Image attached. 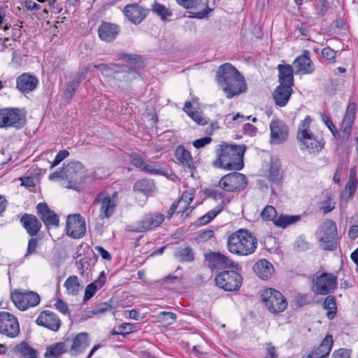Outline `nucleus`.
I'll return each mask as SVG.
<instances>
[{
    "label": "nucleus",
    "instance_id": "nucleus-1",
    "mask_svg": "<svg viewBox=\"0 0 358 358\" xmlns=\"http://www.w3.org/2000/svg\"><path fill=\"white\" fill-rule=\"evenodd\" d=\"M217 82L226 94L227 99H232L247 90L244 77L229 63L219 66L217 71Z\"/></svg>",
    "mask_w": 358,
    "mask_h": 358
},
{
    "label": "nucleus",
    "instance_id": "nucleus-2",
    "mask_svg": "<svg viewBox=\"0 0 358 358\" xmlns=\"http://www.w3.org/2000/svg\"><path fill=\"white\" fill-rule=\"evenodd\" d=\"M245 146L224 143L217 150V159L213 162L217 168L226 170H241L244 166Z\"/></svg>",
    "mask_w": 358,
    "mask_h": 358
},
{
    "label": "nucleus",
    "instance_id": "nucleus-3",
    "mask_svg": "<svg viewBox=\"0 0 358 358\" xmlns=\"http://www.w3.org/2000/svg\"><path fill=\"white\" fill-rule=\"evenodd\" d=\"M357 113V104L354 101H350L341 124L340 131L335 124L325 113H321L320 117L324 124L329 128L334 138L340 143L346 142L351 136L352 127L355 120Z\"/></svg>",
    "mask_w": 358,
    "mask_h": 358
},
{
    "label": "nucleus",
    "instance_id": "nucleus-4",
    "mask_svg": "<svg viewBox=\"0 0 358 358\" xmlns=\"http://www.w3.org/2000/svg\"><path fill=\"white\" fill-rule=\"evenodd\" d=\"M257 248V239L248 229H239L231 234L227 238L228 250L239 256L252 255Z\"/></svg>",
    "mask_w": 358,
    "mask_h": 358
},
{
    "label": "nucleus",
    "instance_id": "nucleus-5",
    "mask_svg": "<svg viewBox=\"0 0 358 358\" xmlns=\"http://www.w3.org/2000/svg\"><path fill=\"white\" fill-rule=\"evenodd\" d=\"M312 118L308 115L298 126L296 138L301 149L310 154L318 153L324 148L325 141L322 137L315 136L310 129Z\"/></svg>",
    "mask_w": 358,
    "mask_h": 358
},
{
    "label": "nucleus",
    "instance_id": "nucleus-6",
    "mask_svg": "<svg viewBox=\"0 0 358 358\" xmlns=\"http://www.w3.org/2000/svg\"><path fill=\"white\" fill-rule=\"evenodd\" d=\"M316 235L324 250H334L337 247V227L331 220H325L318 228Z\"/></svg>",
    "mask_w": 358,
    "mask_h": 358
},
{
    "label": "nucleus",
    "instance_id": "nucleus-7",
    "mask_svg": "<svg viewBox=\"0 0 358 358\" xmlns=\"http://www.w3.org/2000/svg\"><path fill=\"white\" fill-rule=\"evenodd\" d=\"M26 111L18 108H0V128L20 129L26 124Z\"/></svg>",
    "mask_w": 358,
    "mask_h": 358
},
{
    "label": "nucleus",
    "instance_id": "nucleus-8",
    "mask_svg": "<svg viewBox=\"0 0 358 358\" xmlns=\"http://www.w3.org/2000/svg\"><path fill=\"white\" fill-rule=\"evenodd\" d=\"M263 303L271 313L283 312L288 306L286 298L283 294L273 288L266 289L262 295Z\"/></svg>",
    "mask_w": 358,
    "mask_h": 358
},
{
    "label": "nucleus",
    "instance_id": "nucleus-9",
    "mask_svg": "<svg viewBox=\"0 0 358 358\" xmlns=\"http://www.w3.org/2000/svg\"><path fill=\"white\" fill-rule=\"evenodd\" d=\"M337 288V276L331 273H322L313 279L312 290L316 294L326 295Z\"/></svg>",
    "mask_w": 358,
    "mask_h": 358
},
{
    "label": "nucleus",
    "instance_id": "nucleus-10",
    "mask_svg": "<svg viewBox=\"0 0 358 358\" xmlns=\"http://www.w3.org/2000/svg\"><path fill=\"white\" fill-rule=\"evenodd\" d=\"M248 181L246 176L241 173L232 172L224 176L217 186L226 192H237L244 189Z\"/></svg>",
    "mask_w": 358,
    "mask_h": 358
},
{
    "label": "nucleus",
    "instance_id": "nucleus-11",
    "mask_svg": "<svg viewBox=\"0 0 358 358\" xmlns=\"http://www.w3.org/2000/svg\"><path fill=\"white\" fill-rule=\"evenodd\" d=\"M262 219L265 221H273V224L282 228L294 224L301 220L300 215H289L281 214L277 217V211L272 206H266L261 213Z\"/></svg>",
    "mask_w": 358,
    "mask_h": 358
},
{
    "label": "nucleus",
    "instance_id": "nucleus-12",
    "mask_svg": "<svg viewBox=\"0 0 358 358\" xmlns=\"http://www.w3.org/2000/svg\"><path fill=\"white\" fill-rule=\"evenodd\" d=\"M216 285L226 291L238 290L242 285L241 275L235 271H224L215 278Z\"/></svg>",
    "mask_w": 358,
    "mask_h": 358
},
{
    "label": "nucleus",
    "instance_id": "nucleus-13",
    "mask_svg": "<svg viewBox=\"0 0 358 358\" xmlns=\"http://www.w3.org/2000/svg\"><path fill=\"white\" fill-rule=\"evenodd\" d=\"M10 299L20 310H26L29 308L36 306L41 301L40 296L31 291L22 292L15 290L10 294Z\"/></svg>",
    "mask_w": 358,
    "mask_h": 358
},
{
    "label": "nucleus",
    "instance_id": "nucleus-14",
    "mask_svg": "<svg viewBox=\"0 0 358 358\" xmlns=\"http://www.w3.org/2000/svg\"><path fill=\"white\" fill-rule=\"evenodd\" d=\"M165 216L159 212L145 214L131 229L134 232H147L159 227L164 221Z\"/></svg>",
    "mask_w": 358,
    "mask_h": 358
},
{
    "label": "nucleus",
    "instance_id": "nucleus-15",
    "mask_svg": "<svg viewBox=\"0 0 358 358\" xmlns=\"http://www.w3.org/2000/svg\"><path fill=\"white\" fill-rule=\"evenodd\" d=\"M20 332V329L17 318L8 312L1 311L0 334L13 338L17 337Z\"/></svg>",
    "mask_w": 358,
    "mask_h": 358
},
{
    "label": "nucleus",
    "instance_id": "nucleus-16",
    "mask_svg": "<svg viewBox=\"0 0 358 358\" xmlns=\"http://www.w3.org/2000/svg\"><path fill=\"white\" fill-rule=\"evenodd\" d=\"M205 260L211 270H221L227 268L237 269L238 267V264L220 252H210L207 253L205 255Z\"/></svg>",
    "mask_w": 358,
    "mask_h": 358
},
{
    "label": "nucleus",
    "instance_id": "nucleus-17",
    "mask_svg": "<svg viewBox=\"0 0 358 358\" xmlns=\"http://www.w3.org/2000/svg\"><path fill=\"white\" fill-rule=\"evenodd\" d=\"M66 234L73 238H80L86 232L85 220L80 214L69 215L66 218Z\"/></svg>",
    "mask_w": 358,
    "mask_h": 358
},
{
    "label": "nucleus",
    "instance_id": "nucleus-18",
    "mask_svg": "<svg viewBox=\"0 0 358 358\" xmlns=\"http://www.w3.org/2000/svg\"><path fill=\"white\" fill-rule=\"evenodd\" d=\"M62 173L69 183H80L86 177L85 168L83 164L78 161L68 163L63 167Z\"/></svg>",
    "mask_w": 358,
    "mask_h": 358
},
{
    "label": "nucleus",
    "instance_id": "nucleus-19",
    "mask_svg": "<svg viewBox=\"0 0 358 358\" xmlns=\"http://www.w3.org/2000/svg\"><path fill=\"white\" fill-rule=\"evenodd\" d=\"M123 13L128 21L138 25L148 17L150 9L144 8L138 3H132L124 7Z\"/></svg>",
    "mask_w": 358,
    "mask_h": 358
},
{
    "label": "nucleus",
    "instance_id": "nucleus-20",
    "mask_svg": "<svg viewBox=\"0 0 358 358\" xmlns=\"http://www.w3.org/2000/svg\"><path fill=\"white\" fill-rule=\"evenodd\" d=\"M99 204V218H110L115 212L117 201L107 193H100L95 199Z\"/></svg>",
    "mask_w": 358,
    "mask_h": 358
},
{
    "label": "nucleus",
    "instance_id": "nucleus-21",
    "mask_svg": "<svg viewBox=\"0 0 358 358\" xmlns=\"http://www.w3.org/2000/svg\"><path fill=\"white\" fill-rule=\"evenodd\" d=\"M271 139L270 142L274 144H280L285 141L288 137L289 129L287 126L281 120H273L270 123Z\"/></svg>",
    "mask_w": 358,
    "mask_h": 358
},
{
    "label": "nucleus",
    "instance_id": "nucleus-22",
    "mask_svg": "<svg viewBox=\"0 0 358 358\" xmlns=\"http://www.w3.org/2000/svg\"><path fill=\"white\" fill-rule=\"evenodd\" d=\"M36 213L47 228L58 227L59 219L58 215L50 210L45 202H41L36 206Z\"/></svg>",
    "mask_w": 358,
    "mask_h": 358
},
{
    "label": "nucleus",
    "instance_id": "nucleus-23",
    "mask_svg": "<svg viewBox=\"0 0 358 358\" xmlns=\"http://www.w3.org/2000/svg\"><path fill=\"white\" fill-rule=\"evenodd\" d=\"M120 32V28L117 24L107 22H103L98 28L99 38L106 43L115 41Z\"/></svg>",
    "mask_w": 358,
    "mask_h": 358
},
{
    "label": "nucleus",
    "instance_id": "nucleus-24",
    "mask_svg": "<svg viewBox=\"0 0 358 358\" xmlns=\"http://www.w3.org/2000/svg\"><path fill=\"white\" fill-rule=\"evenodd\" d=\"M310 52L307 50L298 57L293 62L296 74H308L314 71V65L310 59Z\"/></svg>",
    "mask_w": 358,
    "mask_h": 358
},
{
    "label": "nucleus",
    "instance_id": "nucleus-25",
    "mask_svg": "<svg viewBox=\"0 0 358 358\" xmlns=\"http://www.w3.org/2000/svg\"><path fill=\"white\" fill-rule=\"evenodd\" d=\"M38 85V79L34 75L24 73L16 79V88L22 93L33 92Z\"/></svg>",
    "mask_w": 358,
    "mask_h": 358
},
{
    "label": "nucleus",
    "instance_id": "nucleus-26",
    "mask_svg": "<svg viewBox=\"0 0 358 358\" xmlns=\"http://www.w3.org/2000/svg\"><path fill=\"white\" fill-rule=\"evenodd\" d=\"M36 324L53 331H57L61 326V320L57 315L49 310H44L38 317Z\"/></svg>",
    "mask_w": 358,
    "mask_h": 358
},
{
    "label": "nucleus",
    "instance_id": "nucleus-27",
    "mask_svg": "<svg viewBox=\"0 0 358 358\" xmlns=\"http://www.w3.org/2000/svg\"><path fill=\"white\" fill-rule=\"evenodd\" d=\"M87 337V333L82 332L76 334L72 339L70 338L71 345L69 347V352L72 356L82 353L89 346Z\"/></svg>",
    "mask_w": 358,
    "mask_h": 358
},
{
    "label": "nucleus",
    "instance_id": "nucleus-28",
    "mask_svg": "<svg viewBox=\"0 0 358 358\" xmlns=\"http://www.w3.org/2000/svg\"><path fill=\"white\" fill-rule=\"evenodd\" d=\"M70 341V338H66L63 341L48 345L44 357L45 358H60L62 355L69 352Z\"/></svg>",
    "mask_w": 358,
    "mask_h": 358
},
{
    "label": "nucleus",
    "instance_id": "nucleus-29",
    "mask_svg": "<svg viewBox=\"0 0 358 358\" xmlns=\"http://www.w3.org/2000/svg\"><path fill=\"white\" fill-rule=\"evenodd\" d=\"M20 222L27 234L32 237L37 235L42 227L41 221L36 216L31 214H24L20 219Z\"/></svg>",
    "mask_w": 358,
    "mask_h": 358
},
{
    "label": "nucleus",
    "instance_id": "nucleus-30",
    "mask_svg": "<svg viewBox=\"0 0 358 358\" xmlns=\"http://www.w3.org/2000/svg\"><path fill=\"white\" fill-rule=\"evenodd\" d=\"M253 271L259 278L267 280L274 273V267L268 260L262 259L254 264Z\"/></svg>",
    "mask_w": 358,
    "mask_h": 358
},
{
    "label": "nucleus",
    "instance_id": "nucleus-31",
    "mask_svg": "<svg viewBox=\"0 0 358 358\" xmlns=\"http://www.w3.org/2000/svg\"><path fill=\"white\" fill-rule=\"evenodd\" d=\"M292 92V87L289 85H279L273 94L275 103L280 107L285 106L289 100Z\"/></svg>",
    "mask_w": 358,
    "mask_h": 358
},
{
    "label": "nucleus",
    "instance_id": "nucleus-32",
    "mask_svg": "<svg viewBox=\"0 0 358 358\" xmlns=\"http://www.w3.org/2000/svg\"><path fill=\"white\" fill-rule=\"evenodd\" d=\"M279 82L281 85H294V67L290 64H278Z\"/></svg>",
    "mask_w": 358,
    "mask_h": 358
},
{
    "label": "nucleus",
    "instance_id": "nucleus-33",
    "mask_svg": "<svg viewBox=\"0 0 358 358\" xmlns=\"http://www.w3.org/2000/svg\"><path fill=\"white\" fill-rule=\"evenodd\" d=\"M175 156L176 159L185 167L188 168L190 171L195 169L194 162L191 153L187 150L182 145L177 147Z\"/></svg>",
    "mask_w": 358,
    "mask_h": 358
},
{
    "label": "nucleus",
    "instance_id": "nucleus-34",
    "mask_svg": "<svg viewBox=\"0 0 358 358\" xmlns=\"http://www.w3.org/2000/svg\"><path fill=\"white\" fill-rule=\"evenodd\" d=\"M334 344V340L331 335L328 334L322 340L320 345L312 350L316 355L317 357L324 358L327 357L331 350Z\"/></svg>",
    "mask_w": 358,
    "mask_h": 358
},
{
    "label": "nucleus",
    "instance_id": "nucleus-35",
    "mask_svg": "<svg viewBox=\"0 0 358 358\" xmlns=\"http://www.w3.org/2000/svg\"><path fill=\"white\" fill-rule=\"evenodd\" d=\"M133 190L134 192H141L145 195H148L154 192L155 183L150 179H140L134 183Z\"/></svg>",
    "mask_w": 358,
    "mask_h": 358
},
{
    "label": "nucleus",
    "instance_id": "nucleus-36",
    "mask_svg": "<svg viewBox=\"0 0 358 358\" xmlns=\"http://www.w3.org/2000/svg\"><path fill=\"white\" fill-rule=\"evenodd\" d=\"M357 187V169L352 167L350 170L348 181L345 185V190L348 192V199H352L355 194Z\"/></svg>",
    "mask_w": 358,
    "mask_h": 358
},
{
    "label": "nucleus",
    "instance_id": "nucleus-37",
    "mask_svg": "<svg viewBox=\"0 0 358 358\" xmlns=\"http://www.w3.org/2000/svg\"><path fill=\"white\" fill-rule=\"evenodd\" d=\"M280 167L281 166L278 160L272 161L270 165L268 179L276 184H278L282 178Z\"/></svg>",
    "mask_w": 358,
    "mask_h": 358
},
{
    "label": "nucleus",
    "instance_id": "nucleus-38",
    "mask_svg": "<svg viewBox=\"0 0 358 358\" xmlns=\"http://www.w3.org/2000/svg\"><path fill=\"white\" fill-rule=\"evenodd\" d=\"M67 293L71 295H77L80 289V285L76 275L69 276L64 282Z\"/></svg>",
    "mask_w": 358,
    "mask_h": 358
},
{
    "label": "nucleus",
    "instance_id": "nucleus-39",
    "mask_svg": "<svg viewBox=\"0 0 358 358\" xmlns=\"http://www.w3.org/2000/svg\"><path fill=\"white\" fill-rule=\"evenodd\" d=\"M15 350L23 358H37L36 351L25 342L16 345Z\"/></svg>",
    "mask_w": 358,
    "mask_h": 358
},
{
    "label": "nucleus",
    "instance_id": "nucleus-40",
    "mask_svg": "<svg viewBox=\"0 0 358 358\" xmlns=\"http://www.w3.org/2000/svg\"><path fill=\"white\" fill-rule=\"evenodd\" d=\"M152 10L163 21L168 20V17L172 16V12L164 5L155 2L152 5Z\"/></svg>",
    "mask_w": 358,
    "mask_h": 358
},
{
    "label": "nucleus",
    "instance_id": "nucleus-41",
    "mask_svg": "<svg viewBox=\"0 0 358 358\" xmlns=\"http://www.w3.org/2000/svg\"><path fill=\"white\" fill-rule=\"evenodd\" d=\"M324 307L328 310L327 313V317L330 320L333 319L337 310L335 298L332 296H328L324 301Z\"/></svg>",
    "mask_w": 358,
    "mask_h": 358
},
{
    "label": "nucleus",
    "instance_id": "nucleus-42",
    "mask_svg": "<svg viewBox=\"0 0 358 358\" xmlns=\"http://www.w3.org/2000/svg\"><path fill=\"white\" fill-rule=\"evenodd\" d=\"M175 256L180 262H189L194 259L193 250L189 247L180 249L176 253Z\"/></svg>",
    "mask_w": 358,
    "mask_h": 358
},
{
    "label": "nucleus",
    "instance_id": "nucleus-43",
    "mask_svg": "<svg viewBox=\"0 0 358 358\" xmlns=\"http://www.w3.org/2000/svg\"><path fill=\"white\" fill-rule=\"evenodd\" d=\"M141 171L145 172L150 175H165L166 171L160 166L153 162H145Z\"/></svg>",
    "mask_w": 358,
    "mask_h": 358
},
{
    "label": "nucleus",
    "instance_id": "nucleus-44",
    "mask_svg": "<svg viewBox=\"0 0 358 358\" xmlns=\"http://www.w3.org/2000/svg\"><path fill=\"white\" fill-rule=\"evenodd\" d=\"M229 198L223 199L217 207L205 214L207 219L210 221L213 220L223 210L224 206L229 203Z\"/></svg>",
    "mask_w": 358,
    "mask_h": 358
},
{
    "label": "nucleus",
    "instance_id": "nucleus-45",
    "mask_svg": "<svg viewBox=\"0 0 358 358\" xmlns=\"http://www.w3.org/2000/svg\"><path fill=\"white\" fill-rule=\"evenodd\" d=\"M325 197V200L321 202L320 209L324 214H327L335 208L336 203L332 201L331 195L330 194H326Z\"/></svg>",
    "mask_w": 358,
    "mask_h": 358
},
{
    "label": "nucleus",
    "instance_id": "nucleus-46",
    "mask_svg": "<svg viewBox=\"0 0 358 358\" xmlns=\"http://www.w3.org/2000/svg\"><path fill=\"white\" fill-rule=\"evenodd\" d=\"M79 80H74L73 79L67 83L65 90V96L68 99H72L76 90L79 87Z\"/></svg>",
    "mask_w": 358,
    "mask_h": 358
},
{
    "label": "nucleus",
    "instance_id": "nucleus-47",
    "mask_svg": "<svg viewBox=\"0 0 358 358\" xmlns=\"http://www.w3.org/2000/svg\"><path fill=\"white\" fill-rule=\"evenodd\" d=\"M129 159L131 161V163L137 169H138L140 171H141L145 164L144 159L136 152H132L130 156Z\"/></svg>",
    "mask_w": 358,
    "mask_h": 358
},
{
    "label": "nucleus",
    "instance_id": "nucleus-48",
    "mask_svg": "<svg viewBox=\"0 0 358 358\" xmlns=\"http://www.w3.org/2000/svg\"><path fill=\"white\" fill-rule=\"evenodd\" d=\"M159 317L162 322L171 324L176 321V315L171 312L162 311L159 313Z\"/></svg>",
    "mask_w": 358,
    "mask_h": 358
},
{
    "label": "nucleus",
    "instance_id": "nucleus-49",
    "mask_svg": "<svg viewBox=\"0 0 358 358\" xmlns=\"http://www.w3.org/2000/svg\"><path fill=\"white\" fill-rule=\"evenodd\" d=\"M187 114L198 124L206 125L208 122L198 111H187Z\"/></svg>",
    "mask_w": 358,
    "mask_h": 358
},
{
    "label": "nucleus",
    "instance_id": "nucleus-50",
    "mask_svg": "<svg viewBox=\"0 0 358 358\" xmlns=\"http://www.w3.org/2000/svg\"><path fill=\"white\" fill-rule=\"evenodd\" d=\"M113 306L110 303L103 302L95 306L92 310V313L94 315L101 314L105 313L106 311L111 310Z\"/></svg>",
    "mask_w": 358,
    "mask_h": 358
},
{
    "label": "nucleus",
    "instance_id": "nucleus-51",
    "mask_svg": "<svg viewBox=\"0 0 358 358\" xmlns=\"http://www.w3.org/2000/svg\"><path fill=\"white\" fill-rule=\"evenodd\" d=\"M97 289L96 283L89 284L85 288L83 301H87L90 299L94 295Z\"/></svg>",
    "mask_w": 358,
    "mask_h": 358
},
{
    "label": "nucleus",
    "instance_id": "nucleus-52",
    "mask_svg": "<svg viewBox=\"0 0 358 358\" xmlns=\"http://www.w3.org/2000/svg\"><path fill=\"white\" fill-rule=\"evenodd\" d=\"M69 155V152L66 150H60L56 155L54 161L50 165V169L57 166L62 161Z\"/></svg>",
    "mask_w": 358,
    "mask_h": 358
},
{
    "label": "nucleus",
    "instance_id": "nucleus-53",
    "mask_svg": "<svg viewBox=\"0 0 358 358\" xmlns=\"http://www.w3.org/2000/svg\"><path fill=\"white\" fill-rule=\"evenodd\" d=\"M117 67H118V66L113 64L110 65H108L106 64H99L94 65V68L99 70L102 73H107L110 70L113 71L115 73H117L118 71L115 69Z\"/></svg>",
    "mask_w": 358,
    "mask_h": 358
},
{
    "label": "nucleus",
    "instance_id": "nucleus-54",
    "mask_svg": "<svg viewBox=\"0 0 358 358\" xmlns=\"http://www.w3.org/2000/svg\"><path fill=\"white\" fill-rule=\"evenodd\" d=\"M37 245L38 239L35 238H31L28 242V246L24 257H27L28 256L36 252Z\"/></svg>",
    "mask_w": 358,
    "mask_h": 358
},
{
    "label": "nucleus",
    "instance_id": "nucleus-55",
    "mask_svg": "<svg viewBox=\"0 0 358 358\" xmlns=\"http://www.w3.org/2000/svg\"><path fill=\"white\" fill-rule=\"evenodd\" d=\"M322 54L323 57L325 58L326 59L335 62L336 57V52L331 49V48H324L322 51Z\"/></svg>",
    "mask_w": 358,
    "mask_h": 358
},
{
    "label": "nucleus",
    "instance_id": "nucleus-56",
    "mask_svg": "<svg viewBox=\"0 0 358 358\" xmlns=\"http://www.w3.org/2000/svg\"><path fill=\"white\" fill-rule=\"evenodd\" d=\"M201 0H176L178 5L184 8H192L196 7Z\"/></svg>",
    "mask_w": 358,
    "mask_h": 358
},
{
    "label": "nucleus",
    "instance_id": "nucleus-57",
    "mask_svg": "<svg viewBox=\"0 0 358 358\" xmlns=\"http://www.w3.org/2000/svg\"><path fill=\"white\" fill-rule=\"evenodd\" d=\"M214 236V231L211 229L201 231L196 236L199 241H206Z\"/></svg>",
    "mask_w": 358,
    "mask_h": 358
},
{
    "label": "nucleus",
    "instance_id": "nucleus-58",
    "mask_svg": "<svg viewBox=\"0 0 358 358\" xmlns=\"http://www.w3.org/2000/svg\"><path fill=\"white\" fill-rule=\"evenodd\" d=\"M294 303L299 307L305 306L309 303V296L308 294H298L294 297Z\"/></svg>",
    "mask_w": 358,
    "mask_h": 358
},
{
    "label": "nucleus",
    "instance_id": "nucleus-59",
    "mask_svg": "<svg viewBox=\"0 0 358 358\" xmlns=\"http://www.w3.org/2000/svg\"><path fill=\"white\" fill-rule=\"evenodd\" d=\"M193 199L194 196L190 192H184L177 202H178V205L182 203H184L185 205H189Z\"/></svg>",
    "mask_w": 358,
    "mask_h": 358
},
{
    "label": "nucleus",
    "instance_id": "nucleus-60",
    "mask_svg": "<svg viewBox=\"0 0 358 358\" xmlns=\"http://www.w3.org/2000/svg\"><path fill=\"white\" fill-rule=\"evenodd\" d=\"M134 327L131 323H123L118 327L120 335L125 336L133 331Z\"/></svg>",
    "mask_w": 358,
    "mask_h": 358
},
{
    "label": "nucleus",
    "instance_id": "nucleus-61",
    "mask_svg": "<svg viewBox=\"0 0 358 358\" xmlns=\"http://www.w3.org/2000/svg\"><path fill=\"white\" fill-rule=\"evenodd\" d=\"M332 358H350V353L348 350L341 348L333 352Z\"/></svg>",
    "mask_w": 358,
    "mask_h": 358
},
{
    "label": "nucleus",
    "instance_id": "nucleus-62",
    "mask_svg": "<svg viewBox=\"0 0 358 358\" xmlns=\"http://www.w3.org/2000/svg\"><path fill=\"white\" fill-rule=\"evenodd\" d=\"M212 141V138L210 137L206 136L203 137L199 139H197L193 142V145L196 148H201L206 145L207 144L210 143Z\"/></svg>",
    "mask_w": 358,
    "mask_h": 358
},
{
    "label": "nucleus",
    "instance_id": "nucleus-63",
    "mask_svg": "<svg viewBox=\"0 0 358 358\" xmlns=\"http://www.w3.org/2000/svg\"><path fill=\"white\" fill-rule=\"evenodd\" d=\"M210 11H211V9L206 8V9H203L199 12H189V17L192 18L203 19L208 15Z\"/></svg>",
    "mask_w": 358,
    "mask_h": 358
},
{
    "label": "nucleus",
    "instance_id": "nucleus-64",
    "mask_svg": "<svg viewBox=\"0 0 358 358\" xmlns=\"http://www.w3.org/2000/svg\"><path fill=\"white\" fill-rule=\"evenodd\" d=\"M88 71V67H83L82 69H80L79 71L77 72L76 77L73 80H79V83L80 84L81 81L86 78Z\"/></svg>",
    "mask_w": 358,
    "mask_h": 358
}]
</instances>
